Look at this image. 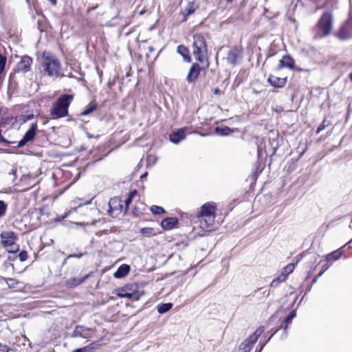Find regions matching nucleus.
I'll list each match as a JSON object with an SVG mask.
<instances>
[{"label": "nucleus", "instance_id": "1", "mask_svg": "<svg viewBox=\"0 0 352 352\" xmlns=\"http://www.w3.org/2000/svg\"><path fill=\"white\" fill-rule=\"evenodd\" d=\"M216 204L209 202L204 204L198 214L200 227L203 230L210 229L214 221Z\"/></svg>", "mask_w": 352, "mask_h": 352}, {"label": "nucleus", "instance_id": "2", "mask_svg": "<svg viewBox=\"0 0 352 352\" xmlns=\"http://www.w3.org/2000/svg\"><path fill=\"white\" fill-rule=\"evenodd\" d=\"M73 100L72 95L64 94L60 96L52 105L50 112L53 119L65 117L68 114V107Z\"/></svg>", "mask_w": 352, "mask_h": 352}, {"label": "nucleus", "instance_id": "3", "mask_svg": "<svg viewBox=\"0 0 352 352\" xmlns=\"http://www.w3.org/2000/svg\"><path fill=\"white\" fill-rule=\"evenodd\" d=\"M42 67L47 76L58 77L60 73V65L58 60L48 52L42 56Z\"/></svg>", "mask_w": 352, "mask_h": 352}, {"label": "nucleus", "instance_id": "4", "mask_svg": "<svg viewBox=\"0 0 352 352\" xmlns=\"http://www.w3.org/2000/svg\"><path fill=\"white\" fill-rule=\"evenodd\" d=\"M207 52L208 50L204 38L199 34L195 35L193 42V54L199 62H206V67L209 66L207 58Z\"/></svg>", "mask_w": 352, "mask_h": 352}, {"label": "nucleus", "instance_id": "5", "mask_svg": "<svg viewBox=\"0 0 352 352\" xmlns=\"http://www.w3.org/2000/svg\"><path fill=\"white\" fill-rule=\"evenodd\" d=\"M114 294L120 298H126L133 300H138L144 295V292L139 289L135 284H127L116 289Z\"/></svg>", "mask_w": 352, "mask_h": 352}, {"label": "nucleus", "instance_id": "6", "mask_svg": "<svg viewBox=\"0 0 352 352\" xmlns=\"http://www.w3.org/2000/svg\"><path fill=\"white\" fill-rule=\"evenodd\" d=\"M1 243L6 248L7 251L10 253L18 252L19 248L16 243V236L12 232H5L1 234Z\"/></svg>", "mask_w": 352, "mask_h": 352}, {"label": "nucleus", "instance_id": "7", "mask_svg": "<svg viewBox=\"0 0 352 352\" xmlns=\"http://www.w3.org/2000/svg\"><path fill=\"white\" fill-rule=\"evenodd\" d=\"M264 327H259L247 340L240 345L241 352H250L252 345L257 341L258 337L263 333Z\"/></svg>", "mask_w": 352, "mask_h": 352}, {"label": "nucleus", "instance_id": "8", "mask_svg": "<svg viewBox=\"0 0 352 352\" xmlns=\"http://www.w3.org/2000/svg\"><path fill=\"white\" fill-rule=\"evenodd\" d=\"M295 269V265L294 263H289L281 270L280 274L274 278L272 283V287H276L279 283L285 282L289 274L293 272Z\"/></svg>", "mask_w": 352, "mask_h": 352}, {"label": "nucleus", "instance_id": "9", "mask_svg": "<svg viewBox=\"0 0 352 352\" xmlns=\"http://www.w3.org/2000/svg\"><path fill=\"white\" fill-rule=\"evenodd\" d=\"M37 129L36 122L32 123L30 129L26 131L23 138L19 142L18 146L22 147L25 146L28 142L32 140L36 135V131Z\"/></svg>", "mask_w": 352, "mask_h": 352}, {"label": "nucleus", "instance_id": "10", "mask_svg": "<svg viewBox=\"0 0 352 352\" xmlns=\"http://www.w3.org/2000/svg\"><path fill=\"white\" fill-rule=\"evenodd\" d=\"M191 131L187 128H181L177 131L173 132L170 135L169 139L171 142L178 144L180 141L184 140L186 133H190Z\"/></svg>", "mask_w": 352, "mask_h": 352}, {"label": "nucleus", "instance_id": "11", "mask_svg": "<svg viewBox=\"0 0 352 352\" xmlns=\"http://www.w3.org/2000/svg\"><path fill=\"white\" fill-rule=\"evenodd\" d=\"M32 60L30 57L25 56L22 57L21 60L17 63L16 71L18 72L25 73L30 70Z\"/></svg>", "mask_w": 352, "mask_h": 352}, {"label": "nucleus", "instance_id": "12", "mask_svg": "<svg viewBox=\"0 0 352 352\" xmlns=\"http://www.w3.org/2000/svg\"><path fill=\"white\" fill-rule=\"evenodd\" d=\"M72 337L90 338L91 337V330L82 326H77L73 331Z\"/></svg>", "mask_w": 352, "mask_h": 352}, {"label": "nucleus", "instance_id": "13", "mask_svg": "<svg viewBox=\"0 0 352 352\" xmlns=\"http://www.w3.org/2000/svg\"><path fill=\"white\" fill-rule=\"evenodd\" d=\"M200 70V67L197 63L192 64L186 77L187 81L188 82L195 81L199 75Z\"/></svg>", "mask_w": 352, "mask_h": 352}, {"label": "nucleus", "instance_id": "14", "mask_svg": "<svg viewBox=\"0 0 352 352\" xmlns=\"http://www.w3.org/2000/svg\"><path fill=\"white\" fill-rule=\"evenodd\" d=\"M109 206V213L111 215H113L116 212H118V213L122 212V206L121 205L120 201L117 198L111 199Z\"/></svg>", "mask_w": 352, "mask_h": 352}, {"label": "nucleus", "instance_id": "15", "mask_svg": "<svg viewBox=\"0 0 352 352\" xmlns=\"http://www.w3.org/2000/svg\"><path fill=\"white\" fill-rule=\"evenodd\" d=\"M287 81L286 78H279L273 75H270L267 78V82L273 87L280 88L283 87Z\"/></svg>", "mask_w": 352, "mask_h": 352}, {"label": "nucleus", "instance_id": "16", "mask_svg": "<svg viewBox=\"0 0 352 352\" xmlns=\"http://www.w3.org/2000/svg\"><path fill=\"white\" fill-rule=\"evenodd\" d=\"M178 220L176 217H167L161 222V226L166 230H171L176 227Z\"/></svg>", "mask_w": 352, "mask_h": 352}, {"label": "nucleus", "instance_id": "17", "mask_svg": "<svg viewBox=\"0 0 352 352\" xmlns=\"http://www.w3.org/2000/svg\"><path fill=\"white\" fill-rule=\"evenodd\" d=\"M317 30H318L317 34L318 37L327 36L332 30L331 23H318Z\"/></svg>", "mask_w": 352, "mask_h": 352}, {"label": "nucleus", "instance_id": "18", "mask_svg": "<svg viewBox=\"0 0 352 352\" xmlns=\"http://www.w3.org/2000/svg\"><path fill=\"white\" fill-rule=\"evenodd\" d=\"M288 68L290 69H293L294 68V60L289 56H284L280 60L278 63V68Z\"/></svg>", "mask_w": 352, "mask_h": 352}, {"label": "nucleus", "instance_id": "19", "mask_svg": "<svg viewBox=\"0 0 352 352\" xmlns=\"http://www.w3.org/2000/svg\"><path fill=\"white\" fill-rule=\"evenodd\" d=\"M131 270V267L127 264L121 265L116 272L113 274V277L116 278H122L128 275Z\"/></svg>", "mask_w": 352, "mask_h": 352}, {"label": "nucleus", "instance_id": "20", "mask_svg": "<svg viewBox=\"0 0 352 352\" xmlns=\"http://www.w3.org/2000/svg\"><path fill=\"white\" fill-rule=\"evenodd\" d=\"M91 199H90V200H89V201H85V202H82V199H81L80 198H76V199H74L72 201V204H76V205H77V207H76V208H73L72 210H69L68 212H67L65 214V215H64L63 218H65V217H67L68 215H69L72 211L76 212V211L77 210V208H78L81 207V206H84V205H88V204H91Z\"/></svg>", "mask_w": 352, "mask_h": 352}, {"label": "nucleus", "instance_id": "21", "mask_svg": "<svg viewBox=\"0 0 352 352\" xmlns=\"http://www.w3.org/2000/svg\"><path fill=\"white\" fill-rule=\"evenodd\" d=\"M234 131L227 126H219L215 128V133L219 135H228Z\"/></svg>", "mask_w": 352, "mask_h": 352}, {"label": "nucleus", "instance_id": "22", "mask_svg": "<svg viewBox=\"0 0 352 352\" xmlns=\"http://www.w3.org/2000/svg\"><path fill=\"white\" fill-rule=\"evenodd\" d=\"M177 52L184 58V60L186 62H190L191 58L189 56V51L188 48L184 45H179L177 50Z\"/></svg>", "mask_w": 352, "mask_h": 352}, {"label": "nucleus", "instance_id": "23", "mask_svg": "<svg viewBox=\"0 0 352 352\" xmlns=\"http://www.w3.org/2000/svg\"><path fill=\"white\" fill-rule=\"evenodd\" d=\"M351 36V32L349 29V28L346 25L342 26V28L340 29L339 32L337 33V36L342 39H346L349 38Z\"/></svg>", "mask_w": 352, "mask_h": 352}, {"label": "nucleus", "instance_id": "24", "mask_svg": "<svg viewBox=\"0 0 352 352\" xmlns=\"http://www.w3.org/2000/svg\"><path fill=\"white\" fill-rule=\"evenodd\" d=\"M342 254H343V250H342V248H340V249H338V250H336V251L333 252L332 253L327 255L326 258L328 261H330L332 260L336 261L341 257Z\"/></svg>", "mask_w": 352, "mask_h": 352}, {"label": "nucleus", "instance_id": "25", "mask_svg": "<svg viewBox=\"0 0 352 352\" xmlns=\"http://www.w3.org/2000/svg\"><path fill=\"white\" fill-rule=\"evenodd\" d=\"M6 63V58L0 54V85L1 84V82L4 79L5 74H4V69Z\"/></svg>", "mask_w": 352, "mask_h": 352}, {"label": "nucleus", "instance_id": "26", "mask_svg": "<svg viewBox=\"0 0 352 352\" xmlns=\"http://www.w3.org/2000/svg\"><path fill=\"white\" fill-rule=\"evenodd\" d=\"M140 233L145 237L155 236L157 232L153 228H144L140 230Z\"/></svg>", "mask_w": 352, "mask_h": 352}, {"label": "nucleus", "instance_id": "27", "mask_svg": "<svg viewBox=\"0 0 352 352\" xmlns=\"http://www.w3.org/2000/svg\"><path fill=\"white\" fill-rule=\"evenodd\" d=\"M333 16L331 11H325L320 17L319 22H332Z\"/></svg>", "mask_w": 352, "mask_h": 352}, {"label": "nucleus", "instance_id": "28", "mask_svg": "<svg viewBox=\"0 0 352 352\" xmlns=\"http://www.w3.org/2000/svg\"><path fill=\"white\" fill-rule=\"evenodd\" d=\"M173 307V305L171 303H163L160 304L157 306V311L160 314H164L167 311H168Z\"/></svg>", "mask_w": 352, "mask_h": 352}, {"label": "nucleus", "instance_id": "29", "mask_svg": "<svg viewBox=\"0 0 352 352\" xmlns=\"http://www.w3.org/2000/svg\"><path fill=\"white\" fill-rule=\"evenodd\" d=\"M150 210L153 214H163L166 213L164 208L161 206H153Z\"/></svg>", "mask_w": 352, "mask_h": 352}, {"label": "nucleus", "instance_id": "30", "mask_svg": "<svg viewBox=\"0 0 352 352\" xmlns=\"http://www.w3.org/2000/svg\"><path fill=\"white\" fill-rule=\"evenodd\" d=\"M237 58V52L236 50H231L228 55V60L231 63H235Z\"/></svg>", "mask_w": 352, "mask_h": 352}, {"label": "nucleus", "instance_id": "31", "mask_svg": "<svg viewBox=\"0 0 352 352\" xmlns=\"http://www.w3.org/2000/svg\"><path fill=\"white\" fill-rule=\"evenodd\" d=\"M6 209V204L3 201H0V217L5 214Z\"/></svg>", "mask_w": 352, "mask_h": 352}, {"label": "nucleus", "instance_id": "32", "mask_svg": "<svg viewBox=\"0 0 352 352\" xmlns=\"http://www.w3.org/2000/svg\"><path fill=\"white\" fill-rule=\"evenodd\" d=\"M6 283L8 287L11 288L14 287L19 283V282L14 278H7Z\"/></svg>", "mask_w": 352, "mask_h": 352}, {"label": "nucleus", "instance_id": "33", "mask_svg": "<svg viewBox=\"0 0 352 352\" xmlns=\"http://www.w3.org/2000/svg\"><path fill=\"white\" fill-rule=\"evenodd\" d=\"M296 316V311H292L285 319V322L287 324L289 323Z\"/></svg>", "mask_w": 352, "mask_h": 352}, {"label": "nucleus", "instance_id": "34", "mask_svg": "<svg viewBox=\"0 0 352 352\" xmlns=\"http://www.w3.org/2000/svg\"><path fill=\"white\" fill-rule=\"evenodd\" d=\"M19 257L20 261H25L28 258V254L26 252L22 251L19 253Z\"/></svg>", "mask_w": 352, "mask_h": 352}, {"label": "nucleus", "instance_id": "35", "mask_svg": "<svg viewBox=\"0 0 352 352\" xmlns=\"http://www.w3.org/2000/svg\"><path fill=\"white\" fill-rule=\"evenodd\" d=\"M136 193H137V192H136V191H133V192H131L130 193L129 197L126 199V201H125V204H126V207H128V206H129V205L130 204V203H131V199H132L133 196L134 195H135Z\"/></svg>", "mask_w": 352, "mask_h": 352}, {"label": "nucleus", "instance_id": "36", "mask_svg": "<svg viewBox=\"0 0 352 352\" xmlns=\"http://www.w3.org/2000/svg\"><path fill=\"white\" fill-rule=\"evenodd\" d=\"M95 109V107L94 106H91V107H87L86 108L82 113V115H88L90 113H91L94 109Z\"/></svg>", "mask_w": 352, "mask_h": 352}, {"label": "nucleus", "instance_id": "37", "mask_svg": "<svg viewBox=\"0 0 352 352\" xmlns=\"http://www.w3.org/2000/svg\"><path fill=\"white\" fill-rule=\"evenodd\" d=\"M9 351L10 347L8 346L0 343V352H8Z\"/></svg>", "mask_w": 352, "mask_h": 352}, {"label": "nucleus", "instance_id": "38", "mask_svg": "<svg viewBox=\"0 0 352 352\" xmlns=\"http://www.w3.org/2000/svg\"><path fill=\"white\" fill-rule=\"evenodd\" d=\"M88 349H89V347L88 346H85V347H83V348L77 349H76L73 352H86V351H88Z\"/></svg>", "mask_w": 352, "mask_h": 352}, {"label": "nucleus", "instance_id": "39", "mask_svg": "<svg viewBox=\"0 0 352 352\" xmlns=\"http://www.w3.org/2000/svg\"><path fill=\"white\" fill-rule=\"evenodd\" d=\"M186 12L188 15L193 13L194 9L192 8V6H188V8H186Z\"/></svg>", "mask_w": 352, "mask_h": 352}, {"label": "nucleus", "instance_id": "40", "mask_svg": "<svg viewBox=\"0 0 352 352\" xmlns=\"http://www.w3.org/2000/svg\"><path fill=\"white\" fill-rule=\"evenodd\" d=\"M325 126L324 124H321L317 129V133H320L321 131H322L324 129Z\"/></svg>", "mask_w": 352, "mask_h": 352}, {"label": "nucleus", "instance_id": "41", "mask_svg": "<svg viewBox=\"0 0 352 352\" xmlns=\"http://www.w3.org/2000/svg\"><path fill=\"white\" fill-rule=\"evenodd\" d=\"M84 280V278L83 279H81V280H78L77 281H76L75 279H74V281H75V283L73 284L74 285H80L82 281Z\"/></svg>", "mask_w": 352, "mask_h": 352}, {"label": "nucleus", "instance_id": "42", "mask_svg": "<svg viewBox=\"0 0 352 352\" xmlns=\"http://www.w3.org/2000/svg\"><path fill=\"white\" fill-rule=\"evenodd\" d=\"M33 116V114L29 115L25 118V119L23 120V121L25 122L26 120H31Z\"/></svg>", "mask_w": 352, "mask_h": 352}, {"label": "nucleus", "instance_id": "43", "mask_svg": "<svg viewBox=\"0 0 352 352\" xmlns=\"http://www.w3.org/2000/svg\"><path fill=\"white\" fill-rule=\"evenodd\" d=\"M82 256V254H79V255H76V254H70L69 255L68 258H71V257H77V258H80Z\"/></svg>", "mask_w": 352, "mask_h": 352}, {"label": "nucleus", "instance_id": "44", "mask_svg": "<svg viewBox=\"0 0 352 352\" xmlns=\"http://www.w3.org/2000/svg\"><path fill=\"white\" fill-rule=\"evenodd\" d=\"M263 294H265V295H266L267 296L270 294V290L265 289V290L263 291Z\"/></svg>", "mask_w": 352, "mask_h": 352}, {"label": "nucleus", "instance_id": "45", "mask_svg": "<svg viewBox=\"0 0 352 352\" xmlns=\"http://www.w3.org/2000/svg\"><path fill=\"white\" fill-rule=\"evenodd\" d=\"M214 93L215 94H218L219 93V90L218 89H215L214 91Z\"/></svg>", "mask_w": 352, "mask_h": 352}, {"label": "nucleus", "instance_id": "46", "mask_svg": "<svg viewBox=\"0 0 352 352\" xmlns=\"http://www.w3.org/2000/svg\"><path fill=\"white\" fill-rule=\"evenodd\" d=\"M50 1L53 5H56V0H50Z\"/></svg>", "mask_w": 352, "mask_h": 352}, {"label": "nucleus", "instance_id": "47", "mask_svg": "<svg viewBox=\"0 0 352 352\" xmlns=\"http://www.w3.org/2000/svg\"><path fill=\"white\" fill-rule=\"evenodd\" d=\"M73 223L75 224V225H78V226H82V225H84L83 223Z\"/></svg>", "mask_w": 352, "mask_h": 352}, {"label": "nucleus", "instance_id": "48", "mask_svg": "<svg viewBox=\"0 0 352 352\" xmlns=\"http://www.w3.org/2000/svg\"><path fill=\"white\" fill-rule=\"evenodd\" d=\"M349 78H350V80L352 81V73H351V74H349Z\"/></svg>", "mask_w": 352, "mask_h": 352}, {"label": "nucleus", "instance_id": "49", "mask_svg": "<svg viewBox=\"0 0 352 352\" xmlns=\"http://www.w3.org/2000/svg\"><path fill=\"white\" fill-rule=\"evenodd\" d=\"M153 50V48L152 47H149V51L152 52Z\"/></svg>", "mask_w": 352, "mask_h": 352}, {"label": "nucleus", "instance_id": "50", "mask_svg": "<svg viewBox=\"0 0 352 352\" xmlns=\"http://www.w3.org/2000/svg\"><path fill=\"white\" fill-rule=\"evenodd\" d=\"M226 1H228V2H231V1H232L233 0H226Z\"/></svg>", "mask_w": 352, "mask_h": 352}, {"label": "nucleus", "instance_id": "51", "mask_svg": "<svg viewBox=\"0 0 352 352\" xmlns=\"http://www.w3.org/2000/svg\"><path fill=\"white\" fill-rule=\"evenodd\" d=\"M146 173H145L144 175H143L142 176V177H146Z\"/></svg>", "mask_w": 352, "mask_h": 352}]
</instances>
